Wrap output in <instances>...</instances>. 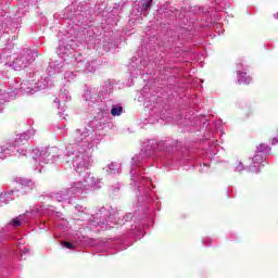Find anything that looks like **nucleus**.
<instances>
[{"instance_id":"ddd939ff","label":"nucleus","mask_w":278,"mask_h":278,"mask_svg":"<svg viewBox=\"0 0 278 278\" xmlns=\"http://www.w3.org/2000/svg\"><path fill=\"white\" fill-rule=\"evenodd\" d=\"M153 0H143L141 1L140 12H143V15L147 16V11L151 10V4Z\"/></svg>"},{"instance_id":"5701e85b","label":"nucleus","mask_w":278,"mask_h":278,"mask_svg":"<svg viewBox=\"0 0 278 278\" xmlns=\"http://www.w3.org/2000/svg\"><path fill=\"white\" fill-rule=\"evenodd\" d=\"M141 181H147V186H149V184H151V179H149L147 177H141Z\"/></svg>"},{"instance_id":"f3484780","label":"nucleus","mask_w":278,"mask_h":278,"mask_svg":"<svg viewBox=\"0 0 278 278\" xmlns=\"http://www.w3.org/2000/svg\"><path fill=\"white\" fill-rule=\"evenodd\" d=\"M15 181L17 184H20V186H29L31 184V180L20 177V178H15Z\"/></svg>"},{"instance_id":"4be33fe9","label":"nucleus","mask_w":278,"mask_h":278,"mask_svg":"<svg viewBox=\"0 0 278 278\" xmlns=\"http://www.w3.org/2000/svg\"><path fill=\"white\" fill-rule=\"evenodd\" d=\"M236 170H238L239 173L241 170H244V165H242V163H239V165L237 166Z\"/></svg>"},{"instance_id":"39448f33","label":"nucleus","mask_w":278,"mask_h":278,"mask_svg":"<svg viewBox=\"0 0 278 278\" xmlns=\"http://www.w3.org/2000/svg\"><path fill=\"white\" fill-rule=\"evenodd\" d=\"M53 151H55V148L52 149H46V150H38L35 149L31 152V156L35 164H38L39 166H42L43 164H49L51 162V157H54Z\"/></svg>"},{"instance_id":"dca6fc26","label":"nucleus","mask_w":278,"mask_h":278,"mask_svg":"<svg viewBox=\"0 0 278 278\" xmlns=\"http://www.w3.org/2000/svg\"><path fill=\"white\" fill-rule=\"evenodd\" d=\"M268 151H270V147L266 143H262L257 147V153H268Z\"/></svg>"},{"instance_id":"f03ea898","label":"nucleus","mask_w":278,"mask_h":278,"mask_svg":"<svg viewBox=\"0 0 278 278\" xmlns=\"http://www.w3.org/2000/svg\"><path fill=\"white\" fill-rule=\"evenodd\" d=\"M31 136H34L33 130H28L24 134H18L15 137V142L13 146L11 144L5 148L0 147V160H5V157H8V155H12V153H14V151H17V153H18L20 150L16 149V147H21V144H25V142H27V140H29V138H31Z\"/></svg>"},{"instance_id":"aec40b11","label":"nucleus","mask_w":278,"mask_h":278,"mask_svg":"<svg viewBox=\"0 0 278 278\" xmlns=\"http://www.w3.org/2000/svg\"><path fill=\"white\" fill-rule=\"evenodd\" d=\"M94 66L93 65H88L87 67H86V71H87V73H94Z\"/></svg>"},{"instance_id":"20e7f679","label":"nucleus","mask_w":278,"mask_h":278,"mask_svg":"<svg viewBox=\"0 0 278 278\" xmlns=\"http://www.w3.org/2000/svg\"><path fill=\"white\" fill-rule=\"evenodd\" d=\"M38 56V52L28 50L27 52H24L20 56H17L13 62L12 66L14 71H21L23 68H27L29 64L34 62Z\"/></svg>"},{"instance_id":"a211bd4d","label":"nucleus","mask_w":278,"mask_h":278,"mask_svg":"<svg viewBox=\"0 0 278 278\" xmlns=\"http://www.w3.org/2000/svg\"><path fill=\"white\" fill-rule=\"evenodd\" d=\"M76 75L73 72H66L65 73V79H67V81H71V79H75Z\"/></svg>"},{"instance_id":"0eeeda50","label":"nucleus","mask_w":278,"mask_h":278,"mask_svg":"<svg viewBox=\"0 0 278 278\" xmlns=\"http://www.w3.org/2000/svg\"><path fill=\"white\" fill-rule=\"evenodd\" d=\"M86 186H89V188H96V190H99L101 188V179L94 178V176L87 175L85 178Z\"/></svg>"},{"instance_id":"cd10ccee","label":"nucleus","mask_w":278,"mask_h":278,"mask_svg":"<svg viewBox=\"0 0 278 278\" xmlns=\"http://www.w3.org/2000/svg\"><path fill=\"white\" fill-rule=\"evenodd\" d=\"M142 151H143V150H141V153H140V155H143Z\"/></svg>"},{"instance_id":"9b49d317","label":"nucleus","mask_w":278,"mask_h":278,"mask_svg":"<svg viewBox=\"0 0 278 278\" xmlns=\"http://www.w3.org/2000/svg\"><path fill=\"white\" fill-rule=\"evenodd\" d=\"M258 153L260 152H257L252 159L254 166L250 167L251 173H260V170L255 169L257 167L255 164H262V162H264V156Z\"/></svg>"},{"instance_id":"2eb2a0df","label":"nucleus","mask_w":278,"mask_h":278,"mask_svg":"<svg viewBox=\"0 0 278 278\" xmlns=\"http://www.w3.org/2000/svg\"><path fill=\"white\" fill-rule=\"evenodd\" d=\"M112 116H121L123 114V106L113 105L111 109Z\"/></svg>"},{"instance_id":"bb28decb","label":"nucleus","mask_w":278,"mask_h":278,"mask_svg":"<svg viewBox=\"0 0 278 278\" xmlns=\"http://www.w3.org/2000/svg\"><path fill=\"white\" fill-rule=\"evenodd\" d=\"M41 212H42V208L37 210V214H42Z\"/></svg>"},{"instance_id":"6ab92c4d","label":"nucleus","mask_w":278,"mask_h":278,"mask_svg":"<svg viewBox=\"0 0 278 278\" xmlns=\"http://www.w3.org/2000/svg\"><path fill=\"white\" fill-rule=\"evenodd\" d=\"M147 155H151V151H155V141H151V149L147 148Z\"/></svg>"},{"instance_id":"f8f14e48","label":"nucleus","mask_w":278,"mask_h":278,"mask_svg":"<svg viewBox=\"0 0 278 278\" xmlns=\"http://www.w3.org/2000/svg\"><path fill=\"white\" fill-rule=\"evenodd\" d=\"M14 191L5 192L0 194V205L2 203H10L14 198Z\"/></svg>"},{"instance_id":"412c9836","label":"nucleus","mask_w":278,"mask_h":278,"mask_svg":"<svg viewBox=\"0 0 278 278\" xmlns=\"http://www.w3.org/2000/svg\"><path fill=\"white\" fill-rule=\"evenodd\" d=\"M63 247H65V249H74V245L71 242H63Z\"/></svg>"},{"instance_id":"6e6552de","label":"nucleus","mask_w":278,"mask_h":278,"mask_svg":"<svg viewBox=\"0 0 278 278\" xmlns=\"http://www.w3.org/2000/svg\"><path fill=\"white\" fill-rule=\"evenodd\" d=\"M27 223V214L20 215L11 220L9 224V227H13V229H16V227H21V225H25Z\"/></svg>"},{"instance_id":"393cba45","label":"nucleus","mask_w":278,"mask_h":278,"mask_svg":"<svg viewBox=\"0 0 278 278\" xmlns=\"http://www.w3.org/2000/svg\"><path fill=\"white\" fill-rule=\"evenodd\" d=\"M130 175H131V179H134V175H136V170L134 168H131Z\"/></svg>"},{"instance_id":"423d86ee","label":"nucleus","mask_w":278,"mask_h":278,"mask_svg":"<svg viewBox=\"0 0 278 278\" xmlns=\"http://www.w3.org/2000/svg\"><path fill=\"white\" fill-rule=\"evenodd\" d=\"M34 94V88H31V84L27 80L20 84L18 81H15L11 86V91L9 94L16 96V94Z\"/></svg>"},{"instance_id":"f257e3e1","label":"nucleus","mask_w":278,"mask_h":278,"mask_svg":"<svg viewBox=\"0 0 278 278\" xmlns=\"http://www.w3.org/2000/svg\"><path fill=\"white\" fill-rule=\"evenodd\" d=\"M90 134L88 128H78L74 132L76 152L73 153V167L76 173H86L90 166Z\"/></svg>"},{"instance_id":"7ed1b4c3","label":"nucleus","mask_w":278,"mask_h":278,"mask_svg":"<svg viewBox=\"0 0 278 278\" xmlns=\"http://www.w3.org/2000/svg\"><path fill=\"white\" fill-rule=\"evenodd\" d=\"M84 184L81 181L74 182V185L71 187V189H64L56 194H54V199L59 201V203L65 202L71 203V199H73V195L71 194H81L84 192Z\"/></svg>"},{"instance_id":"b1692460","label":"nucleus","mask_w":278,"mask_h":278,"mask_svg":"<svg viewBox=\"0 0 278 278\" xmlns=\"http://www.w3.org/2000/svg\"><path fill=\"white\" fill-rule=\"evenodd\" d=\"M136 162H138V156L132 157V164H136V166H138V163Z\"/></svg>"},{"instance_id":"a878e982","label":"nucleus","mask_w":278,"mask_h":278,"mask_svg":"<svg viewBox=\"0 0 278 278\" xmlns=\"http://www.w3.org/2000/svg\"><path fill=\"white\" fill-rule=\"evenodd\" d=\"M271 143H273V144H277V143H278L277 138H274Z\"/></svg>"},{"instance_id":"9d476101","label":"nucleus","mask_w":278,"mask_h":278,"mask_svg":"<svg viewBox=\"0 0 278 278\" xmlns=\"http://www.w3.org/2000/svg\"><path fill=\"white\" fill-rule=\"evenodd\" d=\"M108 175H121V165L118 163H111L106 167Z\"/></svg>"},{"instance_id":"1a4fd4ad","label":"nucleus","mask_w":278,"mask_h":278,"mask_svg":"<svg viewBox=\"0 0 278 278\" xmlns=\"http://www.w3.org/2000/svg\"><path fill=\"white\" fill-rule=\"evenodd\" d=\"M60 101H62L63 103H64L65 101H71V97H70V94H68V90L62 89L61 92H60V94H59V99L56 98V99L54 100V103H56L58 108H60Z\"/></svg>"},{"instance_id":"4468645a","label":"nucleus","mask_w":278,"mask_h":278,"mask_svg":"<svg viewBox=\"0 0 278 278\" xmlns=\"http://www.w3.org/2000/svg\"><path fill=\"white\" fill-rule=\"evenodd\" d=\"M238 84H251V77L247 76V73H237Z\"/></svg>"}]
</instances>
